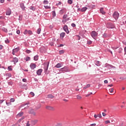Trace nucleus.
I'll use <instances>...</instances> for the list:
<instances>
[{
    "instance_id": "nucleus-1",
    "label": "nucleus",
    "mask_w": 126,
    "mask_h": 126,
    "mask_svg": "<svg viewBox=\"0 0 126 126\" xmlns=\"http://www.w3.org/2000/svg\"><path fill=\"white\" fill-rule=\"evenodd\" d=\"M119 16H120V14L116 11L113 14V17L115 19V20H117L119 19Z\"/></svg>"
},
{
    "instance_id": "nucleus-2",
    "label": "nucleus",
    "mask_w": 126,
    "mask_h": 126,
    "mask_svg": "<svg viewBox=\"0 0 126 126\" xmlns=\"http://www.w3.org/2000/svg\"><path fill=\"white\" fill-rule=\"evenodd\" d=\"M91 35L93 38H94V39H95V38H96V37H97L98 36V32H97L95 31H93V32H92Z\"/></svg>"
},
{
    "instance_id": "nucleus-3",
    "label": "nucleus",
    "mask_w": 126,
    "mask_h": 126,
    "mask_svg": "<svg viewBox=\"0 0 126 126\" xmlns=\"http://www.w3.org/2000/svg\"><path fill=\"white\" fill-rule=\"evenodd\" d=\"M24 34L25 35H27V34H29V35H32V34H33V32L30 30L28 31L27 30H26L24 32Z\"/></svg>"
},
{
    "instance_id": "nucleus-4",
    "label": "nucleus",
    "mask_w": 126,
    "mask_h": 126,
    "mask_svg": "<svg viewBox=\"0 0 126 126\" xmlns=\"http://www.w3.org/2000/svg\"><path fill=\"white\" fill-rule=\"evenodd\" d=\"M60 71H64L65 72H67L68 71V68L67 67L65 66L63 68L60 69Z\"/></svg>"
},
{
    "instance_id": "nucleus-5",
    "label": "nucleus",
    "mask_w": 126,
    "mask_h": 126,
    "mask_svg": "<svg viewBox=\"0 0 126 126\" xmlns=\"http://www.w3.org/2000/svg\"><path fill=\"white\" fill-rule=\"evenodd\" d=\"M45 108L46 110H49V111H55V108L51 106H46Z\"/></svg>"
},
{
    "instance_id": "nucleus-6",
    "label": "nucleus",
    "mask_w": 126,
    "mask_h": 126,
    "mask_svg": "<svg viewBox=\"0 0 126 126\" xmlns=\"http://www.w3.org/2000/svg\"><path fill=\"white\" fill-rule=\"evenodd\" d=\"M63 29L67 34H68V33H69V31H68V28H67V25H64Z\"/></svg>"
},
{
    "instance_id": "nucleus-7",
    "label": "nucleus",
    "mask_w": 126,
    "mask_h": 126,
    "mask_svg": "<svg viewBox=\"0 0 126 126\" xmlns=\"http://www.w3.org/2000/svg\"><path fill=\"white\" fill-rule=\"evenodd\" d=\"M18 51H19V48H15V49H13L12 54L14 55H15V53H17V52H18Z\"/></svg>"
},
{
    "instance_id": "nucleus-8",
    "label": "nucleus",
    "mask_w": 126,
    "mask_h": 126,
    "mask_svg": "<svg viewBox=\"0 0 126 126\" xmlns=\"http://www.w3.org/2000/svg\"><path fill=\"white\" fill-rule=\"evenodd\" d=\"M49 62L45 63V64H44V65H45V67H44L45 70H48V68H49Z\"/></svg>"
},
{
    "instance_id": "nucleus-9",
    "label": "nucleus",
    "mask_w": 126,
    "mask_h": 126,
    "mask_svg": "<svg viewBox=\"0 0 126 126\" xmlns=\"http://www.w3.org/2000/svg\"><path fill=\"white\" fill-rule=\"evenodd\" d=\"M30 67L32 69H34V68H36V64L35 63H32L30 65Z\"/></svg>"
},
{
    "instance_id": "nucleus-10",
    "label": "nucleus",
    "mask_w": 126,
    "mask_h": 126,
    "mask_svg": "<svg viewBox=\"0 0 126 126\" xmlns=\"http://www.w3.org/2000/svg\"><path fill=\"white\" fill-rule=\"evenodd\" d=\"M42 71H43V70L42 69H38L36 72L37 75H41V74H42Z\"/></svg>"
},
{
    "instance_id": "nucleus-11",
    "label": "nucleus",
    "mask_w": 126,
    "mask_h": 126,
    "mask_svg": "<svg viewBox=\"0 0 126 126\" xmlns=\"http://www.w3.org/2000/svg\"><path fill=\"white\" fill-rule=\"evenodd\" d=\"M55 67H56L57 68H60V67H62V66H63V64L60 63H58L57 65H56Z\"/></svg>"
},
{
    "instance_id": "nucleus-12",
    "label": "nucleus",
    "mask_w": 126,
    "mask_h": 126,
    "mask_svg": "<svg viewBox=\"0 0 126 126\" xmlns=\"http://www.w3.org/2000/svg\"><path fill=\"white\" fill-rule=\"evenodd\" d=\"M20 7L22 8V9L23 10H25V6H24V3H21L20 4Z\"/></svg>"
},
{
    "instance_id": "nucleus-13",
    "label": "nucleus",
    "mask_w": 126,
    "mask_h": 126,
    "mask_svg": "<svg viewBox=\"0 0 126 126\" xmlns=\"http://www.w3.org/2000/svg\"><path fill=\"white\" fill-rule=\"evenodd\" d=\"M30 114H32V115H33V116H36V112H34L33 109L29 111Z\"/></svg>"
},
{
    "instance_id": "nucleus-14",
    "label": "nucleus",
    "mask_w": 126,
    "mask_h": 126,
    "mask_svg": "<svg viewBox=\"0 0 126 126\" xmlns=\"http://www.w3.org/2000/svg\"><path fill=\"white\" fill-rule=\"evenodd\" d=\"M13 62L14 63H18V58H14L13 59Z\"/></svg>"
},
{
    "instance_id": "nucleus-15",
    "label": "nucleus",
    "mask_w": 126,
    "mask_h": 126,
    "mask_svg": "<svg viewBox=\"0 0 126 126\" xmlns=\"http://www.w3.org/2000/svg\"><path fill=\"white\" fill-rule=\"evenodd\" d=\"M11 14V10L9 9L7 11L6 13V15H10Z\"/></svg>"
},
{
    "instance_id": "nucleus-16",
    "label": "nucleus",
    "mask_w": 126,
    "mask_h": 126,
    "mask_svg": "<svg viewBox=\"0 0 126 126\" xmlns=\"http://www.w3.org/2000/svg\"><path fill=\"white\" fill-rule=\"evenodd\" d=\"M100 12L102 14H105L106 13V12L104 11V8H101L100 9Z\"/></svg>"
},
{
    "instance_id": "nucleus-17",
    "label": "nucleus",
    "mask_w": 126,
    "mask_h": 126,
    "mask_svg": "<svg viewBox=\"0 0 126 126\" xmlns=\"http://www.w3.org/2000/svg\"><path fill=\"white\" fill-rule=\"evenodd\" d=\"M1 30L3 32H5V33H7V29L5 28H2Z\"/></svg>"
},
{
    "instance_id": "nucleus-18",
    "label": "nucleus",
    "mask_w": 126,
    "mask_h": 126,
    "mask_svg": "<svg viewBox=\"0 0 126 126\" xmlns=\"http://www.w3.org/2000/svg\"><path fill=\"white\" fill-rule=\"evenodd\" d=\"M23 112H21V113H19L17 115V117H22V116H23Z\"/></svg>"
},
{
    "instance_id": "nucleus-19",
    "label": "nucleus",
    "mask_w": 126,
    "mask_h": 126,
    "mask_svg": "<svg viewBox=\"0 0 126 126\" xmlns=\"http://www.w3.org/2000/svg\"><path fill=\"white\" fill-rule=\"evenodd\" d=\"M122 20L123 21V23H126V16H124L122 18Z\"/></svg>"
},
{
    "instance_id": "nucleus-20",
    "label": "nucleus",
    "mask_w": 126,
    "mask_h": 126,
    "mask_svg": "<svg viewBox=\"0 0 126 126\" xmlns=\"http://www.w3.org/2000/svg\"><path fill=\"white\" fill-rule=\"evenodd\" d=\"M86 10H87V7H83L81 9L82 12H84V11H86Z\"/></svg>"
},
{
    "instance_id": "nucleus-21",
    "label": "nucleus",
    "mask_w": 126,
    "mask_h": 126,
    "mask_svg": "<svg viewBox=\"0 0 126 126\" xmlns=\"http://www.w3.org/2000/svg\"><path fill=\"white\" fill-rule=\"evenodd\" d=\"M65 35V33L64 32H62L61 34H60V36L61 37H62V38H63V37H64Z\"/></svg>"
},
{
    "instance_id": "nucleus-22",
    "label": "nucleus",
    "mask_w": 126,
    "mask_h": 126,
    "mask_svg": "<svg viewBox=\"0 0 126 126\" xmlns=\"http://www.w3.org/2000/svg\"><path fill=\"white\" fill-rule=\"evenodd\" d=\"M90 86H91L90 84H88L86 85V86L84 87L83 88L84 89H87V88H89Z\"/></svg>"
},
{
    "instance_id": "nucleus-23",
    "label": "nucleus",
    "mask_w": 126,
    "mask_h": 126,
    "mask_svg": "<svg viewBox=\"0 0 126 126\" xmlns=\"http://www.w3.org/2000/svg\"><path fill=\"white\" fill-rule=\"evenodd\" d=\"M77 99H78V100H80L81 99H82V97H81L80 95H77Z\"/></svg>"
},
{
    "instance_id": "nucleus-24",
    "label": "nucleus",
    "mask_w": 126,
    "mask_h": 126,
    "mask_svg": "<svg viewBox=\"0 0 126 126\" xmlns=\"http://www.w3.org/2000/svg\"><path fill=\"white\" fill-rule=\"evenodd\" d=\"M48 98H54V96L52 94H48L47 95Z\"/></svg>"
},
{
    "instance_id": "nucleus-25",
    "label": "nucleus",
    "mask_w": 126,
    "mask_h": 126,
    "mask_svg": "<svg viewBox=\"0 0 126 126\" xmlns=\"http://www.w3.org/2000/svg\"><path fill=\"white\" fill-rule=\"evenodd\" d=\"M44 7L46 9H50V8H51V7H50V6H49L48 5H44Z\"/></svg>"
},
{
    "instance_id": "nucleus-26",
    "label": "nucleus",
    "mask_w": 126,
    "mask_h": 126,
    "mask_svg": "<svg viewBox=\"0 0 126 126\" xmlns=\"http://www.w3.org/2000/svg\"><path fill=\"white\" fill-rule=\"evenodd\" d=\"M38 56H35L34 57V61H38Z\"/></svg>"
},
{
    "instance_id": "nucleus-27",
    "label": "nucleus",
    "mask_w": 126,
    "mask_h": 126,
    "mask_svg": "<svg viewBox=\"0 0 126 126\" xmlns=\"http://www.w3.org/2000/svg\"><path fill=\"white\" fill-rule=\"evenodd\" d=\"M109 92L110 93H112L113 92H114V89L113 88L109 89Z\"/></svg>"
},
{
    "instance_id": "nucleus-28",
    "label": "nucleus",
    "mask_w": 126,
    "mask_h": 126,
    "mask_svg": "<svg viewBox=\"0 0 126 126\" xmlns=\"http://www.w3.org/2000/svg\"><path fill=\"white\" fill-rule=\"evenodd\" d=\"M41 32V29H38L37 31V34H40V33Z\"/></svg>"
},
{
    "instance_id": "nucleus-29",
    "label": "nucleus",
    "mask_w": 126,
    "mask_h": 126,
    "mask_svg": "<svg viewBox=\"0 0 126 126\" xmlns=\"http://www.w3.org/2000/svg\"><path fill=\"white\" fill-rule=\"evenodd\" d=\"M67 2H68V3H69V4H71L72 3V0H68Z\"/></svg>"
},
{
    "instance_id": "nucleus-30",
    "label": "nucleus",
    "mask_w": 126,
    "mask_h": 126,
    "mask_svg": "<svg viewBox=\"0 0 126 126\" xmlns=\"http://www.w3.org/2000/svg\"><path fill=\"white\" fill-rule=\"evenodd\" d=\"M40 108H41V104H39L36 107V110H38V109H40Z\"/></svg>"
},
{
    "instance_id": "nucleus-31",
    "label": "nucleus",
    "mask_w": 126,
    "mask_h": 126,
    "mask_svg": "<svg viewBox=\"0 0 126 126\" xmlns=\"http://www.w3.org/2000/svg\"><path fill=\"white\" fill-rule=\"evenodd\" d=\"M32 123H33V125H35V124H37V123H38V120L32 121Z\"/></svg>"
},
{
    "instance_id": "nucleus-32",
    "label": "nucleus",
    "mask_w": 126,
    "mask_h": 126,
    "mask_svg": "<svg viewBox=\"0 0 126 126\" xmlns=\"http://www.w3.org/2000/svg\"><path fill=\"white\" fill-rule=\"evenodd\" d=\"M14 101H15V99H14V98H12L10 99V102L11 103V102L13 103V102H14Z\"/></svg>"
},
{
    "instance_id": "nucleus-33",
    "label": "nucleus",
    "mask_w": 126,
    "mask_h": 126,
    "mask_svg": "<svg viewBox=\"0 0 126 126\" xmlns=\"http://www.w3.org/2000/svg\"><path fill=\"white\" fill-rule=\"evenodd\" d=\"M63 53H64V51L63 50H61L59 51V53L60 54V55H62V54H63Z\"/></svg>"
},
{
    "instance_id": "nucleus-34",
    "label": "nucleus",
    "mask_w": 126,
    "mask_h": 126,
    "mask_svg": "<svg viewBox=\"0 0 126 126\" xmlns=\"http://www.w3.org/2000/svg\"><path fill=\"white\" fill-rule=\"evenodd\" d=\"M0 19L2 20V19H5V16H0Z\"/></svg>"
},
{
    "instance_id": "nucleus-35",
    "label": "nucleus",
    "mask_w": 126,
    "mask_h": 126,
    "mask_svg": "<svg viewBox=\"0 0 126 126\" xmlns=\"http://www.w3.org/2000/svg\"><path fill=\"white\" fill-rule=\"evenodd\" d=\"M52 14H53V16H54V17L56 16V11H53L52 12Z\"/></svg>"
},
{
    "instance_id": "nucleus-36",
    "label": "nucleus",
    "mask_w": 126,
    "mask_h": 126,
    "mask_svg": "<svg viewBox=\"0 0 126 126\" xmlns=\"http://www.w3.org/2000/svg\"><path fill=\"white\" fill-rule=\"evenodd\" d=\"M105 124H106V125L108 124H110V121L107 120V121H105L104 122Z\"/></svg>"
},
{
    "instance_id": "nucleus-37",
    "label": "nucleus",
    "mask_w": 126,
    "mask_h": 126,
    "mask_svg": "<svg viewBox=\"0 0 126 126\" xmlns=\"http://www.w3.org/2000/svg\"><path fill=\"white\" fill-rule=\"evenodd\" d=\"M30 94L32 95V97H34L35 96V94L32 92L30 93Z\"/></svg>"
},
{
    "instance_id": "nucleus-38",
    "label": "nucleus",
    "mask_w": 126,
    "mask_h": 126,
    "mask_svg": "<svg viewBox=\"0 0 126 126\" xmlns=\"http://www.w3.org/2000/svg\"><path fill=\"white\" fill-rule=\"evenodd\" d=\"M26 62H28V61H30V57H27L26 58Z\"/></svg>"
},
{
    "instance_id": "nucleus-39",
    "label": "nucleus",
    "mask_w": 126,
    "mask_h": 126,
    "mask_svg": "<svg viewBox=\"0 0 126 126\" xmlns=\"http://www.w3.org/2000/svg\"><path fill=\"white\" fill-rule=\"evenodd\" d=\"M44 4H48L49 3V2H48L47 0H44Z\"/></svg>"
},
{
    "instance_id": "nucleus-40",
    "label": "nucleus",
    "mask_w": 126,
    "mask_h": 126,
    "mask_svg": "<svg viewBox=\"0 0 126 126\" xmlns=\"http://www.w3.org/2000/svg\"><path fill=\"white\" fill-rule=\"evenodd\" d=\"M26 53L27 54H30V53H31V51L27 50L26 51Z\"/></svg>"
},
{
    "instance_id": "nucleus-41",
    "label": "nucleus",
    "mask_w": 126,
    "mask_h": 126,
    "mask_svg": "<svg viewBox=\"0 0 126 126\" xmlns=\"http://www.w3.org/2000/svg\"><path fill=\"white\" fill-rule=\"evenodd\" d=\"M57 126H63V124H62V123H58L57 124Z\"/></svg>"
},
{
    "instance_id": "nucleus-42",
    "label": "nucleus",
    "mask_w": 126,
    "mask_h": 126,
    "mask_svg": "<svg viewBox=\"0 0 126 126\" xmlns=\"http://www.w3.org/2000/svg\"><path fill=\"white\" fill-rule=\"evenodd\" d=\"M66 17H67V15H64L63 16V19H65V18H66Z\"/></svg>"
},
{
    "instance_id": "nucleus-43",
    "label": "nucleus",
    "mask_w": 126,
    "mask_h": 126,
    "mask_svg": "<svg viewBox=\"0 0 126 126\" xmlns=\"http://www.w3.org/2000/svg\"><path fill=\"white\" fill-rule=\"evenodd\" d=\"M88 44L89 45H91L92 44V41H88Z\"/></svg>"
},
{
    "instance_id": "nucleus-44",
    "label": "nucleus",
    "mask_w": 126,
    "mask_h": 126,
    "mask_svg": "<svg viewBox=\"0 0 126 126\" xmlns=\"http://www.w3.org/2000/svg\"><path fill=\"white\" fill-rule=\"evenodd\" d=\"M106 37H107V34L104 33V34H103V38H106Z\"/></svg>"
},
{
    "instance_id": "nucleus-45",
    "label": "nucleus",
    "mask_w": 126,
    "mask_h": 126,
    "mask_svg": "<svg viewBox=\"0 0 126 126\" xmlns=\"http://www.w3.org/2000/svg\"><path fill=\"white\" fill-rule=\"evenodd\" d=\"M5 42L6 44H8V43H9V41L8 40V39H6V40H5Z\"/></svg>"
},
{
    "instance_id": "nucleus-46",
    "label": "nucleus",
    "mask_w": 126,
    "mask_h": 126,
    "mask_svg": "<svg viewBox=\"0 0 126 126\" xmlns=\"http://www.w3.org/2000/svg\"><path fill=\"white\" fill-rule=\"evenodd\" d=\"M65 22H66V20H63V24H65Z\"/></svg>"
},
{
    "instance_id": "nucleus-47",
    "label": "nucleus",
    "mask_w": 126,
    "mask_h": 126,
    "mask_svg": "<svg viewBox=\"0 0 126 126\" xmlns=\"http://www.w3.org/2000/svg\"><path fill=\"white\" fill-rule=\"evenodd\" d=\"M17 34H20V31H19V30H17L16 32Z\"/></svg>"
},
{
    "instance_id": "nucleus-48",
    "label": "nucleus",
    "mask_w": 126,
    "mask_h": 126,
    "mask_svg": "<svg viewBox=\"0 0 126 126\" xmlns=\"http://www.w3.org/2000/svg\"><path fill=\"white\" fill-rule=\"evenodd\" d=\"M8 84L9 85H12L13 83H12V82H9L8 83Z\"/></svg>"
},
{
    "instance_id": "nucleus-49",
    "label": "nucleus",
    "mask_w": 126,
    "mask_h": 126,
    "mask_svg": "<svg viewBox=\"0 0 126 126\" xmlns=\"http://www.w3.org/2000/svg\"><path fill=\"white\" fill-rule=\"evenodd\" d=\"M23 82H26L27 81V80L25 78L23 79Z\"/></svg>"
},
{
    "instance_id": "nucleus-50",
    "label": "nucleus",
    "mask_w": 126,
    "mask_h": 126,
    "mask_svg": "<svg viewBox=\"0 0 126 126\" xmlns=\"http://www.w3.org/2000/svg\"><path fill=\"white\" fill-rule=\"evenodd\" d=\"M104 83L105 84H107L108 83V80H105L104 81Z\"/></svg>"
},
{
    "instance_id": "nucleus-51",
    "label": "nucleus",
    "mask_w": 126,
    "mask_h": 126,
    "mask_svg": "<svg viewBox=\"0 0 126 126\" xmlns=\"http://www.w3.org/2000/svg\"><path fill=\"white\" fill-rule=\"evenodd\" d=\"M8 69H9V70H12V68H11V66H9L8 67Z\"/></svg>"
},
{
    "instance_id": "nucleus-52",
    "label": "nucleus",
    "mask_w": 126,
    "mask_h": 126,
    "mask_svg": "<svg viewBox=\"0 0 126 126\" xmlns=\"http://www.w3.org/2000/svg\"><path fill=\"white\" fill-rule=\"evenodd\" d=\"M22 120H24V117H23L21 119L19 120V122H21Z\"/></svg>"
},
{
    "instance_id": "nucleus-53",
    "label": "nucleus",
    "mask_w": 126,
    "mask_h": 126,
    "mask_svg": "<svg viewBox=\"0 0 126 126\" xmlns=\"http://www.w3.org/2000/svg\"><path fill=\"white\" fill-rule=\"evenodd\" d=\"M106 113H104V112H102V116L103 117H106Z\"/></svg>"
},
{
    "instance_id": "nucleus-54",
    "label": "nucleus",
    "mask_w": 126,
    "mask_h": 126,
    "mask_svg": "<svg viewBox=\"0 0 126 126\" xmlns=\"http://www.w3.org/2000/svg\"><path fill=\"white\" fill-rule=\"evenodd\" d=\"M97 117H98V118H102V115H101V114H98V115H97Z\"/></svg>"
},
{
    "instance_id": "nucleus-55",
    "label": "nucleus",
    "mask_w": 126,
    "mask_h": 126,
    "mask_svg": "<svg viewBox=\"0 0 126 126\" xmlns=\"http://www.w3.org/2000/svg\"><path fill=\"white\" fill-rule=\"evenodd\" d=\"M107 86H108V87H113V84H110V85H108Z\"/></svg>"
},
{
    "instance_id": "nucleus-56",
    "label": "nucleus",
    "mask_w": 126,
    "mask_h": 126,
    "mask_svg": "<svg viewBox=\"0 0 126 126\" xmlns=\"http://www.w3.org/2000/svg\"><path fill=\"white\" fill-rule=\"evenodd\" d=\"M3 101H4V100H0V104H2V103L3 102Z\"/></svg>"
},
{
    "instance_id": "nucleus-57",
    "label": "nucleus",
    "mask_w": 126,
    "mask_h": 126,
    "mask_svg": "<svg viewBox=\"0 0 126 126\" xmlns=\"http://www.w3.org/2000/svg\"><path fill=\"white\" fill-rule=\"evenodd\" d=\"M124 52H125V54L124 55H126V47H125V48H124Z\"/></svg>"
},
{
    "instance_id": "nucleus-58",
    "label": "nucleus",
    "mask_w": 126,
    "mask_h": 126,
    "mask_svg": "<svg viewBox=\"0 0 126 126\" xmlns=\"http://www.w3.org/2000/svg\"><path fill=\"white\" fill-rule=\"evenodd\" d=\"M71 26H72V27H75L76 26H75V24H73H73H71Z\"/></svg>"
},
{
    "instance_id": "nucleus-59",
    "label": "nucleus",
    "mask_w": 126,
    "mask_h": 126,
    "mask_svg": "<svg viewBox=\"0 0 126 126\" xmlns=\"http://www.w3.org/2000/svg\"><path fill=\"white\" fill-rule=\"evenodd\" d=\"M3 47V46H2V45H0V50H2Z\"/></svg>"
},
{
    "instance_id": "nucleus-60",
    "label": "nucleus",
    "mask_w": 126,
    "mask_h": 126,
    "mask_svg": "<svg viewBox=\"0 0 126 126\" xmlns=\"http://www.w3.org/2000/svg\"><path fill=\"white\" fill-rule=\"evenodd\" d=\"M91 126H96V124H93L90 125Z\"/></svg>"
},
{
    "instance_id": "nucleus-61",
    "label": "nucleus",
    "mask_w": 126,
    "mask_h": 126,
    "mask_svg": "<svg viewBox=\"0 0 126 126\" xmlns=\"http://www.w3.org/2000/svg\"><path fill=\"white\" fill-rule=\"evenodd\" d=\"M1 3H3L4 2V0H0Z\"/></svg>"
},
{
    "instance_id": "nucleus-62",
    "label": "nucleus",
    "mask_w": 126,
    "mask_h": 126,
    "mask_svg": "<svg viewBox=\"0 0 126 126\" xmlns=\"http://www.w3.org/2000/svg\"><path fill=\"white\" fill-rule=\"evenodd\" d=\"M27 126H30V124H29V122H28L27 123Z\"/></svg>"
},
{
    "instance_id": "nucleus-63",
    "label": "nucleus",
    "mask_w": 126,
    "mask_h": 126,
    "mask_svg": "<svg viewBox=\"0 0 126 126\" xmlns=\"http://www.w3.org/2000/svg\"><path fill=\"white\" fill-rule=\"evenodd\" d=\"M102 85L101 84H98V87H101L102 86Z\"/></svg>"
},
{
    "instance_id": "nucleus-64",
    "label": "nucleus",
    "mask_w": 126,
    "mask_h": 126,
    "mask_svg": "<svg viewBox=\"0 0 126 126\" xmlns=\"http://www.w3.org/2000/svg\"><path fill=\"white\" fill-rule=\"evenodd\" d=\"M98 117V115H96V114H95L94 115V117L96 119V118H97Z\"/></svg>"
}]
</instances>
